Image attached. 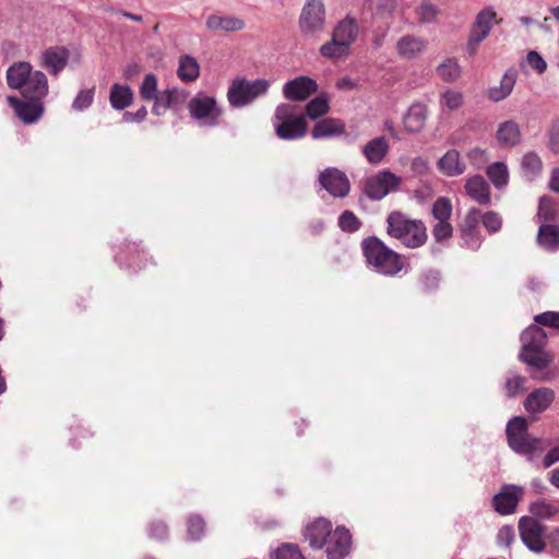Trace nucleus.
I'll return each instance as SVG.
<instances>
[{"label":"nucleus","mask_w":559,"mask_h":559,"mask_svg":"<svg viewBox=\"0 0 559 559\" xmlns=\"http://www.w3.org/2000/svg\"><path fill=\"white\" fill-rule=\"evenodd\" d=\"M205 523L200 516H190L188 520V535L191 539H199L204 532Z\"/></svg>","instance_id":"obj_52"},{"label":"nucleus","mask_w":559,"mask_h":559,"mask_svg":"<svg viewBox=\"0 0 559 559\" xmlns=\"http://www.w3.org/2000/svg\"><path fill=\"white\" fill-rule=\"evenodd\" d=\"M332 35L341 43H344L346 47L349 48L350 45L356 40L358 35V24L356 20L350 17L342 20L335 26Z\"/></svg>","instance_id":"obj_33"},{"label":"nucleus","mask_w":559,"mask_h":559,"mask_svg":"<svg viewBox=\"0 0 559 559\" xmlns=\"http://www.w3.org/2000/svg\"><path fill=\"white\" fill-rule=\"evenodd\" d=\"M361 248L368 265L376 272L394 276L403 269L401 255L386 247L379 238L369 237L365 239Z\"/></svg>","instance_id":"obj_1"},{"label":"nucleus","mask_w":559,"mask_h":559,"mask_svg":"<svg viewBox=\"0 0 559 559\" xmlns=\"http://www.w3.org/2000/svg\"><path fill=\"white\" fill-rule=\"evenodd\" d=\"M177 74L185 82L195 81L200 75L199 62L190 55L180 57Z\"/></svg>","instance_id":"obj_37"},{"label":"nucleus","mask_w":559,"mask_h":559,"mask_svg":"<svg viewBox=\"0 0 559 559\" xmlns=\"http://www.w3.org/2000/svg\"><path fill=\"white\" fill-rule=\"evenodd\" d=\"M487 176L491 180L492 185L498 189L508 185L509 171L507 166L501 162H496L488 166Z\"/></svg>","instance_id":"obj_42"},{"label":"nucleus","mask_w":559,"mask_h":559,"mask_svg":"<svg viewBox=\"0 0 559 559\" xmlns=\"http://www.w3.org/2000/svg\"><path fill=\"white\" fill-rule=\"evenodd\" d=\"M411 169L416 175H425L428 169V162L423 157H415L411 163Z\"/></svg>","instance_id":"obj_63"},{"label":"nucleus","mask_w":559,"mask_h":559,"mask_svg":"<svg viewBox=\"0 0 559 559\" xmlns=\"http://www.w3.org/2000/svg\"><path fill=\"white\" fill-rule=\"evenodd\" d=\"M481 212L472 207L467 211L463 222L460 225V233L465 247L476 250L483 242V236L479 229Z\"/></svg>","instance_id":"obj_11"},{"label":"nucleus","mask_w":559,"mask_h":559,"mask_svg":"<svg viewBox=\"0 0 559 559\" xmlns=\"http://www.w3.org/2000/svg\"><path fill=\"white\" fill-rule=\"evenodd\" d=\"M480 222H483L484 227L490 234L498 231L502 225L501 216L496 212H487L484 215L481 214Z\"/></svg>","instance_id":"obj_51"},{"label":"nucleus","mask_w":559,"mask_h":559,"mask_svg":"<svg viewBox=\"0 0 559 559\" xmlns=\"http://www.w3.org/2000/svg\"><path fill=\"white\" fill-rule=\"evenodd\" d=\"M498 23L496 10L490 5L485 7L475 15L469 33L486 39Z\"/></svg>","instance_id":"obj_19"},{"label":"nucleus","mask_w":559,"mask_h":559,"mask_svg":"<svg viewBox=\"0 0 559 559\" xmlns=\"http://www.w3.org/2000/svg\"><path fill=\"white\" fill-rule=\"evenodd\" d=\"M437 74L443 81L454 82L461 75V67L455 58H448L437 67Z\"/></svg>","instance_id":"obj_41"},{"label":"nucleus","mask_w":559,"mask_h":559,"mask_svg":"<svg viewBox=\"0 0 559 559\" xmlns=\"http://www.w3.org/2000/svg\"><path fill=\"white\" fill-rule=\"evenodd\" d=\"M415 14L419 23L435 24L441 15V9L430 0H421L415 8Z\"/></svg>","instance_id":"obj_35"},{"label":"nucleus","mask_w":559,"mask_h":559,"mask_svg":"<svg viewBox=\"0 0 559 559\" xmlns=\"http://www.w3.org/2000/svg\"><path fill=\"white\" fill-rule=\"evenodd\" d=\"M386 231L389 236L400 240L407 248H418L427 240L425 224L419 219H412L401 212H392L386 217Z\"/></svg>","instance_id":"obj_2"},{"label":"nucleus","mask_w":559,"mask_h":559,"mask_svg":"<svg viewBox=\"0 0 559 559\" xmlns=\"http://www.w3.org/2000/svg\"><path fill=\"white\" fill-rule=\"evenodd\" d=\"M535 322L542 325L559 329V312L546 311L535 316Z\"/></svg>","instance_id":"obj_54"},{"label":"nucleus","mask_w":559,"mask_h":559,"mask_svg":"<svg viewBox=\"0 0 559 559\" xmlns=\"http://www.w3.org/2000/svg\"><path fill=\"white\" fill-rule=\"evenodd\" d=\"M319 182L334 198H345L350 191V182L345 173L329 167L319 175Z\"/></svg>","instance_id":"obj_10"},{"label":"nucleus","mask_w":559,"mask_h":559,"mask_svg":"<svg viewBox=\"0 0 559 559\" xmlns=\"http://www.w3.org/2000/svg\"><path fill=\"white\" fill-rule=\"evenodd\" d=\"M530 512L534 518L550 519L558 514L559 508L551 501L539 499L531 503Z\"/></svg>","instance_id":"obj_40"},{"label":"nucleus","mask_w":559,"mask_h":559,"mask_svg":"<svg viewBox=\"0 0 559 559\" xmlns=\"http://www.w3.org/2000/svg\"><path fill=\"white\" fill-rule=\"evenodd\" d=\"M272 559H304V557L297 546L285 544L277 548Z\"/></svg>","instance_id":"obj_50"},{"label":"nucleus","mask_w":559,"mask_h":559,"mask_svg":"<svg viewBox=\"0 0 559 559\" xmlns=\"http://www.w3.org/2000/svg\"><path fill=\"white\" fill-rule=\"evenodd\" d=\"M537 243L545 250H557L559 247V226L554 224H540L537 233Z\"/></svg>","instance_id":"obj_32"},{"label":"nucleus","mask_w":559,"mask_h":559,"mask_svg":"<svg viewBox=\"0 0 559 559\" xmlns=\"http://www.w3.org/2000/svg\"><path fill=\"white\" fill-rule=\"evenodd\" d=\"M526 378L519 374H510L506 379V393L508 396H515L522 394L525 391Z\"/></svg>","instance_id":"obj_47"},{"label":"nucleus","mask_w":559,"mask_h":559,"mask_svg":"<svg viewBox=\"0 0 559 559\" xmlns=\"http://www.w3.org/2000/svg\"><path fill=\"white\" fill-rule=\"evenodd\" d=\"M522 176L530 181L535 180L542 175L543 160L535 152H527L521 159Z\"/></svg>","instance_id":"obj_34"},{"label":"nucleus","mask_w":559,"mask_h":559,"mask_svg":"<svg viewBox=\"0 0 559 559\" xmlns=\"http://www.w3.org/2000/svg\"><path fill=\"white\" fill-rule=\"evenodd\" d=\"M349 52V48L333 35L330 41L320 47V53L328 59H342Z\"/></svg>","instance_id":"obj_39"},{"label":"nucleus","mask_w":559,"mask_h":559,"mask_svg":"<svg viewBox=\"0 0 559 559\" xmlns=\"http://www.w3.org/2000/svg\"><path fill=\"white\" fill-rule=\"evenodd\" d=\"M514 539V530L512 526L504 525L502 526L497 534V543L500 546H510V544Z\"/></svg>","instance_id":"obj_57"},{"label":"nucleus","mask_w":559,"mask_h":559,"mask_svg":"<svg viewBox=\"0 0 559 559\" xmlns=\"http://www.w3.org/2000/svg\"><path fill=\"white\" fill-rule=\"evenodd\" d=\"M463 104V95L459 91L448 90L440 96V106L444 110H456Z\"/></svg>","instance_id":"obj_46"},{"label":"nucleus","mask_w":559,"mask_h":559,"mask_svg":"<svg viewBox=\"0 0 559 559\" xmlns=\"http://www.w3.org/2000/svg\"><path fill=\"white\" fill-rule=\"evenodd\" d=\"M401 183V177L384 169L366 179L364 192L369 199L379 201L396 191Z\"/></svg>","instance_id":"obj_9"},{"label":"nucleus","mask_w":559,"mask_h":559,"mask_svg":"<svg viewBox=\"0 0 559 559\" xmlns=\"http://www.w3.org/2000/svg\"><path fill=\"white\" fill-rule=\"evenodd\" d=\"M8 103L12 106L16 116L25 123H33L43 115L44 108L40 102L21 100L14 96H9Z\"/></svg>","instance_id":"obj_17"},{"label":"nucleus","mask_w":559,"mask_h":559,"mask_svg":"<svg viewBox=\"0 0 559 559\" xmlns=\"http://www.w3.org/2000/svg\"><path fill=\"white\" fill-rule=\"evenodd\" d=\"M523 496V487L512 484L504 485L500 492L492 499L493 508L499 514H511L515 511L516 506Z\"/></svg>","instance_id":"obj_14"},{"label":"nucleus","mask_w":559,"mask_h":559,"mask_svg":"<svg viewBox=\"0 0 559 559\" xmlns=\"http://www.w3.org/2000/svg\"><path fill=\"white\" fill-rule=\"evenodd\" d=\"M540 224H549L557 218V210L555 202L549 197H542L539 199L538 211L536 215Z\"/></svg>","instance_id":"obj_43"},{"label":"nucleus","mask_w":559,"mask_h":559,"mask_svg":"<svg viewBox=\"0 0 559 559\" xmlns=\"http://www.w3.org/2000/svg\"><path fill=\"white\" fill-rule=\"evenodd\" d=\"M521 341L520 360L537 371H543L551 361L549 354L544 349L547 343L545 331L531 325L522 333Z\"/></svg>","instance_id":"obj_3"},{"label":"nucleus","mask_w":559,"mask_h":559,"mask_svg":"<svg viewBox=\"0 0 559 559\" xmlns=\"http://www.w3.org/2000/svg\"><path fill=\"white\" fill-rule=\"evenodd\" d=\"M465 191L466 194L479 205L490 204V187L483 176L475 175L467 178L465 182Z\"/></svg>","instance_id":"obj_21"},{"label":"nucleus","mask_w":559,"mask_h":559,"mask_svg":"<svg viewBox=\"0 0 559 559\" xmlns=\"http://www.w3.org/2000/svg\"><path fill=\"white\" fill-rule=\"evenodd\" d=\"M133 100L132 90L128 85L114 84L110 90L109 102L112 108L123 110Z\"/></svg>","instance_id":"obj_36"},{"label":"nucleus","mask_w":559,"mask_h":559,"mask_svg":"<svg viewBox=\"0 0 559 559\" xmlns=\"http://www.w3.org/2000/svg\"><path fill=\"white\" fill-rule=\"evenodd\" d=\"M157 78L153 73H148L144 76V80L140 86V96L146 102L154 100L157 97Z\"/></svg>","instance_id":"obj_45"},{"label":"nucleus","mask_w":559,"mask_h":559,"mask_svg":"<svg viewBox=\"0 0 559 559\" xmlns=\"http://www.w3.org/2000/svg\"><path fill=\"white\" fill-rule=\"evenodd\" d=\"M485 39L468 33V37H467V41H466V47H465L466 53L469 57L475 56L477 53V51H478V48H479L480 44Z\"/></svg>","instance_id":"obj_59"},{"label":"nucleus","mask_w":559,"mask_h":559,"mask_svg":"<svg viewBox=\"0 0 559 559\" xmlns=\"http://www.w3.org/2000/svg\"><path fill=\"white\" fill-rule=\"evenodd\" d=\"M317 91V82L306 75H300L289 80L283 86V95L286 99L289 100H306Z\"/></svg>","instance_id":"obj_16"},{"label":"nucleus","mask_w":559,"mask_h":559,"mask_svg":"<svg viewBox=\"0 0 559 559\" xmlns=\"http://www.w3.org/2000/svg\"><path fill=\"white\" fill-rule=\"evenodd\" d=\"M554 400V390L549 388H539L527 395L524 401V407L531 414H538L546 411Z\"/></svg>","instance_id":"obj_24"},{"label":"nucleus","mask_w":559,"mask_h":559,"mask_svg":"<svg viewBox=\"0 0 559 559\" xmlns=\"http://www.w3.org/2000/svg\"><path fill=\"white\" fill-rule=\"evenodd\" d=\"M331 532V522L325 519H318L305 528L304 536L312 548L320 549L324 546V542H326Z\"/></svg>","instance_id":"obj_23"},{"label":"nucleus","mask_w":559,"mask_h":559,"mask_svg":"<svg viewBox=\"0 0 559 559\" xmlns=\"http://www.w3.org/2000/svg\"><path fill=\"white\" fill-rule=\"evenodd\" d=\"M432 215L438 222L449 221L452 215L451 200L444 197L438 198L432 205Z\"/></svg>","instance_id":"obj_44"},{"label":"nucleus","mask_w":559,"mask_h":559,"mask_svg":"<svg viewBox=\"0 0 559 559\" xmlns=\"http://www.w3.org/2000/svg\"><path fill=\"white\" fill-rule=\"evenodd\" d=\"M345 123L336 118H325L318 121L311 131V136L316 140L329 139L343 134Z\"/></svg>","instance_id":"obj_27"},{"label":"nucleus","mask_w":559,"mask_h":559,"mask_svg":"<svg viewBox=\"0 0 559 559\" xmlns=\"http://www.w3.org/2000/svg\"><path fill=\"white\" fill-rule=\"evenodd\" d=\"M32 66L26 61L14 62L7 70L8 85L13 90H21L29 75H32Z\"/></svg>","instance_id":"obj_31"},{"label":"nucleus","mask_w":559,"mask_h":559,"mask_svg":"<svg viewBox=\"0 0 559 559\" xmlns=\"http://www.w3.org/2000/svg\"><path fill=\"white\" fill-rule=\"evenodd\" d=\"M428 49V40L415 34H404L395 43L400 59L411 61L420 58Z\"/></svg>","instance_id":"obj_12"},{"label":"nucleus","mask_w":559,"mask_h":559,"mask_svg":"<svg viewBox=\"0 0 559 559\" xmlns=\"http://www.w3.org/2000/svg\"><path fill=\"white\" fill-rule=\"evenodd\" d=\"M510 448L520 454H537L546 450L548 442L528 433L527 421L522 416L509 420L506 429Z\"/></svg>","instance_id":"obj_4"},{"label":"nucleus","mask_w":559,"mask_h":559,"mask_svg":"<svg viewBox=\"0 0 559 559\" xmlns=\"http://www.w3.org/2000/svg\"><path fill=\"white\" fill-rule=\"evenodd\" d=\"M548 147L554 154H559V120L551 123L548 131Z\"/></svg>","instance_id":"obj_56"},{"label":"nucleus","mask_w":559,"mask_h":559,"mask_svg":"<svg viewBox=\"0 0 559 559\" xmlns=\"http://www.w3.org/2000/svg\"><path fill=\"white\" fill-rule=\"evenodd\" d=\"M496 139L502 147L516 146L522 140L520 126L513 120L501 122L498 126Z\"/></svg>","instance_id":"obj_26"},{"label":"nucleus","mask_w":559,"mask_h":559,"mask_svg":"<svg viewBox=\"0 0 559 559\" xmlns=\"http://www.w3.org/2000/svg\"><path fill=\"white\" fill-rule=\"evenodd\" d=\"M360 225L359 218L352 211H345L338 217V226L343 231L354 233L359 229Z\"/></svg>","instance_id":"obj_48"},{"label":"nucleus","mask_w":559,"mask_h":559,"mask_svg":"<svg viewBox=\"0 0 559 559\" xmlns=\"http://www.w3.org/2000/svg\"><path fill=\"white\" fill-rule=\"evenodd\" d=\"M205 26L209 31H224L227 33L239 32L245 29L246 23L243 19L236 15L210 14L206 17Z\"/></svg>","instance_id":"obj_22"},{"label":"nucleus","mask_w":559,"mask_h":559,"mask_svg":"<svg viewBox=\"0 0 559 559\" xmlns=\"http://www.w3.org/2000/svg\"><path fill=\"white\" fill-rule=\"evenodd\" d=\"M188 109L190 116L204 127L217 126L223 114L214 97L201 93L190 99Z\"/></svg>","instance_id":"obj_7"},{"label":"nucleus","mask_w":559,"mask_h":559,"mask_svg":"<svg viewBox=\"0 0 559 559\" xmlns=\"http://www.w3.org/2000/svg\"><path fill=\"white\" fill-rule=\"evenodd\" d=\"M94 92L95 87L80 91L72 103V108L76 111H82L88 108L93 103Z\"/></svg>","instance_id":"obj_49"},{"label":"nucleus","mask_w":559,"mask_h":559,"mask_svg":"<svg viewBox=\"0 0 559 559\" xmlns=\"http://www.w3.org/2000/svg\"><path fill=\"white\" fill-rule=\"evenodd\" d=\"M148 535L151 538L162 540L167 536V527L162 522L153 523L148 530Z\"/></svg>","instance_id":"obj_61"},{"label":"nucleus","mask_w":559,"mask_h":559,"mask_svg":"<svg viewBox=\"0 0 559 559\" xmlns=\"http://www.w3.org/2000/svg\"><path fill=\"white\" fill-rule=\"evenodd\" d=\"M428 109L425 105L413 104L403 118L404 127L409 132H419L426 124Z\"/></svg>","instance_id":"obj_30"},{"label":"nucleus","mask_w":559,"mask_h":559,"mask_svg":"<svg viewBox=\"0 0 559 559\" xmlns=\"http://www.w3.org/2000/svg\"><path fill=\"white\" fill-rule=\"evenodd\" d=\"M519 530L521 539L528 549L535 552H540L544 550V527L539 522L533 518L524 516L520 520Z\"/></svg>","instance_id":"obj_13"},{"label":"nucleus","mask_w":559,"mask_h":559,"mask_svg":"<svg viewBox=\"0 0 559 559\" xmlns=\"http://www.w3.org/2000/svg\"><path fill=\"white\" fill-rule=\"evenodd\" d=\"M438 169L448 177H456L465 171V164L461 160L456 150H449L439 160Z\"/></svg>","instance_id":"obj_29"},{"label":"nucleus","mask_w":559,"mask_h":559,"mask_svg":"<svg viewBox=\"0 0 559 559\" xmlns=\"http://www.w3.org/2000/svg\"><path fill=\"white\" fill-rule=\"evenodd\" d=\"M389 148V141L384 136H377L365 144L362 155L369 164L379 165L386 156Z\"/></svg>","instance_id":"obj_28"},{"label":"nucleus","mask_w":559,"mask_h":559,"mask_svg":"<svg viewBox=\"0 0 559 559\" xmlns=\"http://www.w3.org/2000/svg\"><path fill=\"white\" fill-rule=\"evenodd\" d=\"M547 543L552 551L559 556V526L547 535Z\"/></svg>","instance_id":"obj_64"},{"label":"nucleus","mask_w":559,"mask_h":559,"mask_svg":"<svg viewBox=\"0 0 559 559\" xmlns=\"http://www.w3.org/2000/svg\"><path fill=\"white\" fill-rule=\"evenodd\" d=\"M330 110V99L326 95H320L306 105V115L311 120H317Z\"/></svg>","instance_id":"obj_38"},{"label":"nucleus","mask_w":559,"mask_h":559,"mask_svg":"<svg viewBox=\"0 0 559 559\" xmlns=\"http://www.w3.org/2000/svg\"><path fill=\"white\" fill-rule=\"evenodd\" d=\"M147 110L144 106L139 108L135 112H124L122 120L124 122H141L145 119Z\"/></svg>","instance_id":"obj_62"},{"label":"nucleus","mask_w":559,"mask_h":559,"mask_svg":"<svg viewBox=\"0 0 559 559\" xmlns=\"http://www.w3.org/2000/svg\"><path fill=\"white\" fill-rule=\"evenodd\" d=\"M298 24L305 37H312L323 32L325 26L323 0H306L300 12Z\"/></svg>","instance_id":"obj_8"},{"label":"nucleus","mask_w":559,"mask_h":559,"mask_svg":"<svg viewBox=\"0 0 559 559\" xmlns=\"http://www.w3.org/2000/svg\"><path fill=\"white\" fill-rule=\"evenodd\" d=\"M296 107L292 104H281L274 114V130L277 138L294 141L304 138L308 123L304 116H296Z\"/></svg>","instance_id":"obj_5"},{"label":"nucleus","mask_w":559,"mask_h":559,"mask_svg":"<svg viewBox=\"0 0 559 559\" xmlns=\"http://www.w3.org/2000/svg\"><path fill=\"white\" fill-rule=\"evenodd\" d=\"M397 0H379L377 4L378 13L392 16L395 12Z\"/></svg>","instance_id":"obj_58"},{"label":"nucleus","mask_w":559,"mask_h":559,"mask_svg":"<svg viewBox=\"0 0 559 559\" xmlns=\"http://www.w3.org/2000/svg\"><path fill=\"white\" fill-rule=\"evenodd\" d=\"M270 87V83L266 80L258 79L253 81H247L238 79L233 81L227 92V98L233 107H243L255 98L264 95Z\"/></svg>","instance_id":"obj_6"},{"label":"nucleus","mask_w":559,"mask_h":559,"mask_svg":"<svg viewBox=\"0 0 559 559\" xmlns=\"http://www.w3.org/2000/svg\"><path fill=\"white\" fill-rule=\"evenodd\" d=\"M518 80V71L514 68L508 69L501 78L499 85L487 90L486 96L495 102H501L511 95Z\"/></svg>","instance_id":"obj_25"},{"label":"nucleus","mask_w":559,"mask_h":559,"mask_svg":"<svg viewBox=\"0 0 559 559\" xmlns=\"http://www.w3.org/2000/svg\"><path fill=\"white\" fill-rule=\"evenodd\" d=\"M20 91L26 99L40 102L48 94L46 75L41 71H33Z\"/></svg>","instance_id":"obj_20"},{"label":"nucleus","mask_w":559,"mask_h":559,"mask_svg":"<svg viewBox=\"0 0 559 559\" xmlns=\"http://www.w3.org/2000/svg\"><path fill=\"white\" fill-rule=\"evenodd\" d=\"M41 66L52 75H58L67 66L69 51L64 47H49L41 53Z\"/></svg>","instance_id":"obj_18"},{"label":"nucleus","mask_w":559,"mask_h":559,"mask_svg":"<svg viewBox=\"0 0 559 559\" xmlns=\"http://www.w3.org/2000/svg\"><path fill=\"white\" fill-rule=\"evenodd\" d=\"M326 548V556L329 559H343L349 551L352 546V536L349 531L345 527H336L331 532L326 542H324Z\"/></svg>","instance_id":"obj_15"},{"label":"nucleus","mask_w":559,"mask_h":559,"mask_svg":"<svg viewBox=\"0 0 559 559\" xmlns=\"http://www.w3.org/2000/svg\"><path fill=\"white\" fill-rule=\"evenodd\" d=\"M526 59H527V63L534 70H536L539 74H542L546 71L547 63L544 60V58L542 57V55L538 53L537 51H535V50L528 51Z\"/></svg>","instance_id":"obj_55"},{"label":"nucleus","mask_w":559,"mask_h":559,"mask_svg":"<svg viewBox=\"0 0 559 559\" xmlns=\"http://www.w3.org/2000/svg\"><path fill=\"white\" fill-rule=\"evenodd\" d=\"M452 233L453 228L449 221L438 222L432 228V235L436 241L449 239Z\"/></svg>","instance_id":"obj_53"},{"label":"nucleus","mask_w":559,"mask_h":559,"mask_svg":"<svg viewBox=\"0 0 559 559\" xmlns=\"http://www.w3.org/2000/svg\"><path fill=\"white\" fill-rule=\"evenodd\" d=\"M467 156L469 160L478 168L486 163V152L479 147L471 150Z\"/></svg>","instance_id":"obj_60"}]
</instances>
